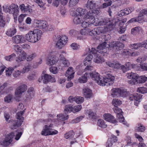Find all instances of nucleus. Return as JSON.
<instances>
[{"mask_svg": "<svg viewBox=\"0 0 147 147\" xmlns=\"http://www.w3.org/2000/svg\"><path fill=\"white\" fill-rule=\"evenodd\" d=\"M94 74L93 79H95V81L99 85L101 86H108L114 83L115 77L112 76L109 72L105 73L104 75L105 77L100 76L97 73Z\"/></svg>", "mask_w": 147, "mask_h": 147, "instance_id": "1", "label": "nucleus"}, {"mask_svg": "<svg viewBox=\"0 0 147 147\" xmlns=\"http://www.w3.org/2000/svg\"><path fill=\"white\" fill-rule=\"evenodd\" d=\"M3 11L5 13L13 14L15 22L17 21V17L19 14V8L18 5L14 4H12L10 5H5L3 6Z\"/></svg>", "mask_w": 147, "mask_h": 147, "instance_id": "2", "label": "nucleus"}, {"mask_svg": "<svg viewBox=\"0 0 147 147\" xmlns=\"http://www.w3.org/2000/svg\"><path fill=\"white\" fill-rule=\"evenodd\" d=\"M22 134V132H11L8 134L4 140L0 142V144L1 145L7 146L11 144L15 135L16 136L15 139L18 140L20 138Z\"/></svg>", "mask_w": 147, "mask_h": 147, "instance_id": "3", "label": "nucleus"}, {"mask_svg": "<svg viewBox=\"0 0 147 147\" xmlns=\"http://www.w3.org/2000/svg\"><path fill=\"white\" fill-rule=\"evenodd\" d=\"M94 13L90 12L85 14V16L83 18L81 22L82 26L84 28H88L95 22V18L93 16Z\"/></svg>", "mask_w": 147, "mask_h": 147, "instance_id": "4", "label": "nucleus"}, {"mask_svg": "<svg viewBox=\"0 0 147 147\" xmlns=\"http://www.w3.org/2000/svg\"><path fill=\"white\" fill-rule=\"evenodd\" d=\"M96 26H105L104 27L107 30L110 31L113 29L115 27V22L112 21L109 18H105L98 22H95Z\"/></svg>", "mask_w": 147, "mask_h": 147, "instance_id": "5", "label": "nucleus"}, {"mask_svg": "<svg viewBox=\"0 0 147 147\" xmlns=\"http://www.w3.org/2000/svg\"><path fill=\"white\" fill-rule=\"evenodd\" d=\"M99 0H88L86 4V7L87 8L90 10L87 13L90 12L94 13L93 16L94 17L95 14H98L100 13V10L98 8L99 7L95 3Z\"/></svg>", "mask_w": 147, "mask_h": 147, "instance_id": "6", "label": "nucleus"}, {"mask_svg": "<svg viewBox=\"0 0 147 147\" xmlns=\"http://www.w3.org/2000/svg\"><path fill=\"white\" fill-rule=\"evenodd\" d=\"M86 11L85 9L80 8L76 9L75 13L74 14V15L76 16L73 20V22L75 24H78L81 23L83 18L85 16V12Z\"/></svg>", "mask_w": 147, "mask_h": 147, "instance_id": "7", "label": "nucleus"}, {"mask_svg": "<svg viewBox=\"0 0 147 147\" xmlns=\"http://www.w3.org/2000/svg\"><path fill=\"white\" fill-rule=\"evenodd\" d=\"M24 113V111H21L18 112L16 116V120L13 121L12 122L13 127H11V129H15L16 127L21 126L23 122L24 117H22Z\"/></svg>", "mask_w": 147, "mask_h": 147, "instance_id": "8", "label": "nucleus"}, {"mask_svg": "<svg viewBox=\"0 0 147 147\" xmlns=\"http://www.w3.org/2000/svg\"><path fill=\"white\" fill-rule=\"evenodd\" d=\"M127 94L126 91L123 89H121L118 88H114L112 90V95L114 97L122 96L125 97Z\"/></svg>", "mask_w": 147, "mask_h": 147, "instance_id": "9", "label": "nucleus"}, {"mask_svg": "<svg viewBox=\"0 0 147 147\" xmlns=\"http://www.w3.org/2000/svg\"><path fill=\"white\" fill-rule=\"evenodd\" d=\"M34 23L37 25L36 26L39 28L42 29L45 31L48 30V24L47 22L45 20H35Z\"/></svg>", "mask_w": 147, "mask_h": 147, "instance_id": "10", "label": "nucleus"}, {"mask_svg": "<svg viewBox=\"0 0 147 147\" xmlns=\"http://www.w3.org/2000/svg\"><path fill=\"white\" fill-rule=\"evenodd\" d=\"M95 73H96V72H92V73H86L84 74L80 77L78 80V81L80 83H85L87 81L88 78L90 76L93 80H94L95 81V79H93V77H95L94 76V74Z\"/></svg>", "mask_w": 147, "mask_h": 147, "instance_id": "11", "label": "nucleus"}, {"mask_svg": "<svg viewBox=\"0 0 147 147\" xmlns=\"http://www.w3.org/2000/svg\"><path fill=\"white\" fill-rule=\"evenodd\" d=\"M27 89V86L26 85L21 84L16 90L15 91L16 96L17 97H20L22 93L26 91Z\"/></svg>", "mask_w": 147, "mask_h": 147, "instance_id": "12", "label": "nucleus"}, {"mask_svg": "<svg viewBox=\"0 0 147 147\" xmlns=\"http://www.w3.org/2000/svg\"><path fill=\"white\" fill-rule=\"evenodd\" d=\"M114 112L117 113V117L119 121L120 122L123 123L124 124H125V122L124 121V118L122 113V112L121 109L119 108L117 106H114L113 108Z\"/></svg>", "mask_w": 147, "mask_h": 147, "instance_id": "13", "label": "nucleus"}, {"mask_svg": "<svg viewBox=\"0 0 147 147\" xmlns=\"http://www.w3.org/2000/svg\"><path fill=\"white\" fill-rule=\"evenodd\" d=\"M53 125L52 124H51L49 126L47 125H45L41 132L42 135L46 136L55 134V131H52V129L51 128L52 127Z\"/></svg>", "mask_w": 147, "mask_h": 147, "instance_id": "14", "label": "nucleus"}, {"mask_svg": "<svg viewBox=\"0 0 147 147\" xmlns=\"http://www.w3.org/2000/svg\"><path fill=\"white\" fill-rule=\"evenodd\" d=\"M142 95L136 93L134 94H131L129 96V99L131 100H134V104L138 106V104L140 102V100L142 97Z\"/></svg>", "mask_w": 147, "mask_h": 147, "instance_id": "15", "label": "nucleus"}, {"mask_svg": "<svg viewBox=\"0 0 147 147\" xmlns=\"http://www.w3.org/2000/svg\"><path fill=\"white\" fill-rule=\"evenodd\" d=\"M106 44L107 43L104 42L103 43L98 46L97 48L98 52L102 54L103 56L105 55V54H107V52Z\"/></svg>", "mask_w": 147, "mask_h": 147, "instance_id": "16", "label": "nucleus"}, {"mask_svg": "<svg viewBox=\"0 0 147 147\" xmlns=\"http://www.w3.org/2000/svg\"><path fill=\"white\" fill-rule=\"evenodd\" d=\"M42 35L41 31L38 29L30 31L26 34V37H40Z\"/></svg>", "mask_w": 147, "mask_h": 147, "instance_id": "17", "label": "nucleus"}, {"mask_svg": "<svg viewBox=\"0 0 147 147\" xmlns=\"http://www.w3.org/2000/svg\"><path fill=\"white\" fill-rule=\"evenodd\" d=\"M112 47L113 50L117 52L122 49L124 47V45L119 41L113 42Z\"/></svg>", "mask_w": 147, "mask_h": 147, "instance_id": "18", "label": "nucleus"}, {"mask_svg": "<svg viewBox=\"0 0 147 147\" xmlns=\"http://www.w3.org/2000/svg\"><path fill=\"white\" fill-rule=\"evenodd\" d=\"M67 37H61L57 42L56 46L59 49H61L66 44L68 41Z\"/></svg>", "mask_w": 147, "mask_h": 147, "instance_id": "19", "label": "nucleus"}, {"mask_svg": "<svg viewBox=\"0 0 147 147\" xmlns=\"http://www.w3.org/2000/svg\"><path fill=\"white\" fill-rule=\"evenodd\" d=\"M127 76L128 78L132 79V80L129 82L132 84H136L137 79L138 77V75L136 73L131 72L127 74Z\"/></svg>", "mask_w": 147, "mask_h": 147, "instance_id": "20", "label": "nucleus"}, {"mask_svg": "<svg viewBox=\"0 0 147 147\" xmlns=\"http://www.w3.org/2000/svg\"><path fill=\"white\" fill-rule=\"evenodd\" d=\"M55 53L54 52H51L48 59L47 64L50 66L52 65L55 63Z\"/></svg>", "mask_w": 147, "mask_h": 147, "instance_id": "21", "label": "nucleus"}, {"mask_svg": "<svg viewBox=\"0 0 147 147\" xmlns=\"http://www.w3.org/2000/svg\"><path fill=\"white\" fill-rule=\"evenodd\" d=\"M74 72L73 71V68L72 67H69L66 71L65 76L67 77V80H71L74 77Z\"/></svg>", "mask_w": 147, "mask_h": 147, "instance_id": "22", "label": "nucleus"}, {"mask_svg": "<svg viewBox=\"0 0 147 147\" xmlns=\"http://www.w3.org/2000/svg\"><path fill=\"white\" fill-rule=\"evenodd\" d=\"M83 94L86 98H90L93 96L92 91L89 88L85 87L83 90Z\"/></svg>", "mask_w": 147, "mask_h": 147, "instance_id": "23", "label": "nucleus"}, {"mask_svg": "<svg viewBox=\"0 0 147 147\" xmlns=\"http://www.w3.org/2000/svg\"><path fill=\"white\" fill-rule=\"evenodd\" d=\"M105 119L107 121L114 123L117 122L115 119L114 117L109 114H106L104 115Z\"/></svg>", "mask_w": 147, "mask_h": 147, "instance_id": "24", "label": "nucleus"}, {"mask_svg": "<svg viewBox=\"0 0 147 147\" xmlns=\"http://www.w3.org/2000/svg\"><path fill=\"white\" fill-rule=\"evenodd\" d=\"M106 63L109 67L115 69L119 68L121 65V64L117 61H113L112 62L107 61L106 62Z\"/></svg>", "mask_w": 147, "mask_h": 147, "instance_id": "25", "label": "nucleus"}, {"mask_svg": "<svg viewBox=\"0 0 147 147\" xmlns=\"http://www.w3.org/2000/svg\"><path fill=\"white\" fill-rule=\"evenodd\" d=\"M34 96L33 88L31 87L29 88L27 91V93L26 95L25 100H30Z\"/></svg>", "mask_w": 147, "mask_h": 147, "instance_id": "26", "label": "nucleus"}, {"mask_svg": "<svg viewBox=\"0 0 147 147\" xmlns=\"http://www.w3.org/2000/svg\"><path fill=\"white\" fill-rule=\"evenodd\" d=\"M21 53L19 56L16 58V61L19 63L22 61L26 59V53L24 51H21Z\"/></svg>", "mask_w": 147, "mask_h": 147, "instance_id": "27", "label": "nucleus"}, {"mask_svg": "<svg viewBox=\"0 0 147 147\" xmlns=\"http://www.w3.org/2000/svg\"><path fill=\"white\" fill-rule=\"evenodd\" d=\"M94 61L97 63H101L105 60L99 55L95 54L94 56Z\"/></svg>", "mask_w": 147, "mask_h": 147, "instance_id": "28", "label": "nucleus"}, {"mask_svg": "<svg viewBox=\"0 0 147 147\" xmlns=\"http://www.w3.org/2000/svg\"><path fill=\"white\" fill-rule=\"evenodd\" d=\"M19 8L22 11L28 12L30 13L31 12L32 9H30L29 6L28 5H27L26 6L24 4H22L20 5Z\"/></svg>", "mask_w": 147, "mask_h": 147, "instance_id": "29", "label": "nucleus"}, {"mask_svg": "<svg viewBox=\"0 0 147 147\" xmlns=\"http://www.w3.org/2000/svg\"><path fill=\"white\" fill-rule=\"evenodd\" d=\"M61 60H62V63L60 65V66H58V68L59 69L62 70L63 69V68L61 67L62 65H63L64 67H68L69 66L70 63L69 61L66 60L65 58H63Z\"/></svg>", "mask_w": 147, "mask_h": 147, "instance_id": "30", "label": "nucleus"}, {"mask_svg": "<svg viewBox=\"0 0 147 147\" xmlns=\"http://www.w3.org/2000/svg\"><path fill=\"white\" fill-rule=\"evenodd\" d=\"M52 78L51 76L47 74H45L42 77L43 83L45 84H47L49 82L51 81Z\"/></svg>", "mask_w": 147, "mask_h": 147, "instance_id": "31", "label": "nucleus"}, {"mask_svg": "<svg viewBox=\"0 0 147 147\" xmlns=\"http://www.w3.org/2000/svg\"><path fill=\"white\" fill-rule=\"evenodd\" d=\"M26 41V37H13V41L16 43L24 42Z\"/></svg>", "mask_w": 147, "mask_h": 147, "instance_id": "32", "label": "nucleus"}, {"mask_svg": "<svg viewBox=\"0 0 147 147\" xmlns=\"http://www.w3.org/2000/svg\"><path fill=\"white\" fill-rule=\"evenodd\" d=\"M93 57L92 55L90 54L86 57L84 61V64L86 66L88 65H90L91 63V60Z\"/></svg>", "mask_w": 147, "mask_h": 147, "instance_id": "33", "label": "nucleus"}, {"mask_svg": "<svg viewBox=\"0 0 147 147\" xmlns=\"http://www.w3.org/2000/svg\"><path fill=\"white\" fill-rule=\"evenodd\" d=\"M141 28L139 26H136L131 29V33L134 35H136L139 34L140 32L141 31Z\"/></svg>", "mask_w": 147, "mask_h": 147, "instance_id": "34", "label": "nucleus"}, {"mask_svg": "<svg viewBox=\"0 0 147 147\" xmlns=\"http://www.w3.org/2000/svg\"><path fill=\"white\" fill-rule=\"evenodd\" d=\"M145 129V127L140 123H138L135 129L136 131L143 132Z\"/></svg>", "mask_w": 147, "mask_h": 147, "instance_id": "35", "label": "nucleus"}, {"mask_svg": "<svg viewBox=\"0 0 147 147\" xmlns=\"http://www.w3.org/2000/svg\"><path fill=\"white\" fill-rule=\"evenodd\" d=\"M74 135L73 131H71L65 134V137L67 139H71L74 138Z\"/></svg>", "mask_w": 147, "mask_h": 147, "instance_id": "36", "label": "nucleus"}, {"mask_svg": "<svg viewBox=\"0 0 147 147\" xmlns=\"http://www.w3.org/2000/svg\"><path fill=\"white\" fill-rule=\"evenodd\" d=\"M147 79V77L145 76H142L140 77L138 76L137 79L136 84L138 83H144L146 80Z\"/></svg>", "mask_w": 147, "mask_h": 147, "instance_id": "37", "label": "nucleus"}, {"mask_svg": "<svg viewBox=\"0 0 147 147\" xmlns=\"http://www.w3.org/2000/svg\"><path fill=\"white\" fill-rule=\"evenodd\" d=\"M117 141V137L115 136H113L112 138L108 139L107 143L108 144V146L110 147L112 146L114 143Z\"/></svg>", "mask_w": 147, "mask_h": 147, "instance_id": "38", "label": "nucleus"}, {"mask_svg": "<svg viewBox=\"0 0 147 147\" xmlns=\"http://www.w3.org/2000/svg\"><path fill=\"white\" fill-rule=\"evenodd\" d=\"M58 120L63 121L68 119L69 117L68 115H65L64 114H60L57 116Z\"/></svg>", "mask_w": 147, "mask_h": 147, "instance_id": "39", "label": "nucleus"}, {"mask_svg": "<svg viewBox=\"0 0 147 147\" xmlns=\"http://www.w3.org/2000/svg\"><path fill=\"white\" fill-rule=\"evenodd\" d=\"M40 39V37H26V40L28 42L35 43L37 42Z\"/></svg>", "mask_w": 147, "mask_h": 147, "instance_id": "40", "label": "nucleus"}, {"mask_svg": "<svg viewBox=\"0 0 147 147\" xmlns=\"http://www.w3.org/2000/svg\"><path fill=\"white\" fill-rule=\"evenodd\" d=\"M31 66L29 64H27L25 65L21 70L22 74H24L28 72L30 70Z\"/></svg>", "mask_w": 147, "mask_h": 147, "instance_id": "41", "label": "nucleus"}, {"mask_svg": "<svg viewBox=\"0 0 147 147\" xmlns=\"http://www.w3.org/2000/svg\"><path fill=\"white\" fill-rule=\"evenodd\" d=\"M142 46V44L140 43L131 44L129 45L130 48L134 49H137Z\"/></svg>", "mask_w": 147, "mask_h": 147, "instance_id": "42", "label": "nucleus"}, {"mask_svg": "<svg viewBox=\"0 0 147 147\" xmlns=\"http://www.w3.org/2000/svg\"><path fill=\"white\" fill-rule=\"evenodd\" d=\"M37 56L36 53H32L27 56L26 59L27 61H30L35 58Z\"/></svg>", "mask_w": 147, "mask_h": 147, "instance_id": "43", "label": "nucleus"}, {"mask_svg": "<svg viewBox=\"0 0 147 147\" xmlns=\"http://www.w3.org/2000/svg\"><path fill=\"white\" fill-rule=\"evenodd\" d=\"M97 124L99 127L102 128H105L107 126V125L105 124L104 120L102 119H100L98 120Z\"/></svg>", "mask_w": 147, "mask_h": 147, "instance_id": "44", "label": "nucleus"}, {"mask_svg": "<svg viewBox=\"0 0 147 147\" xmlns=\"http://www.w3.org/2000/svg\"><path fill=\"white\" fill-rule=\"evenodd\" d=\"M16 32V30L15 29H10L7 31L6 34L8 36H12Z\"/></svg>", "mask_w": 147, "mask_h": 147, "instance_id": "45", "label": "nucleus"}, {"mask_svg": "<svg viewBox=\"0 0 147 147\" xmlns=\"http://www.w3.org/2000/svg\"><path fill=\"white\" fill-rule=\"evenodd\" d=\"M16 57V55L14 53H13L11 55L6 56L5 57L6 60L9 61H12L14 60Z\"/></svg>", "mask_w": 147, "mask_h": 147, "instance_id": "46", "label": "nucleus"}, {"mask_svg": "<svg viewBox=\"0 0 147 147\" xmlns=\"http://www.w3.org/2000/svg\"><path fill=\"white\" fill-rule=\"evenodd\" d=\"M82 108L81 105H79L72 107V112L74 113H76L80 111Z\"/></svg>", "mask_w": 147, "mask_h": 147, "instance_id": "47", "label": "nucleus"}, {"mask_svg": "<svg viewBox=\"0 0 147 147\" xmlns=\"http://www.w3.org/2000/svg\"><path fill=\"white\" fill-rule=\"evenodd\" d=\"M75 101L78 104L81 103L84 101V98L81 96H76L75 97Z\"/></svg>", "mask_w": 147, "mask_h": 147, "instance_id": "48", "label": "nucleus"}, {"mask_svg": "<svg viewBox=\"0 0 147 147\" xmlns=\"http://www.w3.org/2000/svg\"><path fill=\"white\" fill-rule=\"evenodd\" d=\"M112 104L114 106L117 107L121 104V102L120 100L116 98L114 99L112 102Z\"/></svg>", "mask_w": 147, "mask_h": 147, "instance_id": "49", "label": "nucleus"}, {"mask_svg": "<svg viewBox=\"0 0 147 147\" xmlns=\"http://www.w3.org/2000/svg\"><path fill=\"white\" fill-rule=\"evenodd\" d=\"M3 13L0 10V26L1 27H4L5 24V21L3 19Z\"/></svg>", "mask_w": 147, "mask_h": 147, "instance_id": "50", "label": "nucleus"}, {"mask_svg": "<svg viewBox=\"0 0 147 147\" xmlns=\"http://www.w3.org/2000/svg\"><path fill=\"white\" fill-rule=\"evenodd\" d=\"M137 91L142 94L146 93L147 92V88L144 87L139 88L137 90Z\"/></svg>", "mask_w": 147, "mask_h": 147, "instance_id": "51", "label": "nucleus"}, {"mask_svg": "<svg viewBox=\"0 0 147 147\" xmlns=\"http://www.w3.org/2000/svg\"><path fill=\"white\" fill-rule=\"evenodd\" d=\"M79 0H70L69 1V6L72 7L76 5L78 2Z\"/></svg>", "mask_w": 147, "mask_h": 147, "instance_id": "52", "label": "nucleus"}, {"mask_svg": "<svg viewBox=\"0 0 147 147\" xmlns=\"http://www.w3.org/2000/svg\"><path fill=\"white\" fill-rule=\"evenodd\" d=\"M134 9L133 7H130L128 8L125 9H123L124 12H125V15H127L131 13L134 10Z\"/></svg>", "mask_w": 147, "mask_h": 147, "instance_id": "53", "label": "nucleus"}, {"mask_svg": "<svg viewBox=\"0 0 147 147\" xmlns=\"http://www.w3.org/2000/svg\"><path fill=\"white\" fill-rule=\"evenodd\" d=\"M12 96L11 95L9 94L5 97L4 98L5 102L7 103H9L12 102Z\"/></svg>", "mask_w": 147, "mask_h": 147, "instance_id": "54", "label": "nucleus"}, {"mask_svg": "<svg viewBox=\"0 0 147 147\" xmlns=\"http://www.w3.org/2000/svg\"><path fill=\"white\" fill-rule=\"evenodd\" d=\"M89 117L91 119H96V116L95 113L92 111H89L88 113Z\"/></svg>", "mask_w": 147, "mask_h": 147, "instance_id": "55", "label": "nucleus"}, {"mask_svg": "<svg viewBox=\"0 0 147 147\" xmlns=\"http://www.w3.org/2000/svg\"><path fill=\"white\" fill-rule=\"evenodd\" d=\"M97 31L98 28H95L89 32V34L91 36H96L97 34L98 35L99 34Z\"/></svg>", "mask_w": 147, "mask_h": 147, "instance_id": "56", "label": "nucleus"}, {"mask_svg": "<svg viewBox=\"0 0 147 147\" xmlns=\"http://www.w3.org/2000/svg\"><path fill=\"white\" fill-rule=\"evenodd\" d=\"M13 68L12 67H9L6 70V74L7 76H10L12 73Z\"/></svg>", "mask_w": 147, "mask_h": 147, "instance_id": "57", "label": "nucleus"}, {"mask_svg": "<svg viewBox=\"0 0 147 147\" xmlns=\"http://www.w3.org/2000/svg\"><path fill=\"white\" fill-rule=\"evenodd\" d=\"M22 74L21 71L18 70L15 71L13 74V76L15 78H17Z\"/></svg>", "mask_w": 147, "mask_h": 147, "instance_id": "58", "label": "nucleus"}, {"mask_svg": "<svg viewBox=\"0 0 147 147\" xmlns=\"http://www.w3.org/2000/svg\"><path fill=\"white\" fill-rule=\"evenodd\" d=\"M72 107L70 105H67L65 106V108L64 109L65 112H72ZM65 114H66L65 112Z\"/></svg>", "mask_w": 147, "mask_h": 147, "instance_id": "59", "label": "nucleus"}, {"mask_svg": "<svg viewBox=\"0 0 147 147\" xmlns=\"http://www.w3.org/2000/svg\"><path fill=\"white\" fill-rule=\"evenodd\" d=\"M13 49L15 51L19 53H20L21 51V49L19 47V46L18 45H15L14 46Z\"/></svg>", "mask_w": 147, "mask_h": 147, "instance_id": "60", "label": "nucleus"}, {"mask_svg": "<svg viewBox=\"0 0 147 147\" xmlns=\"http://www.w3.org/2000/svg\"><path fill=\"white\" fill-rule=\"evenodd\" d=\"M34 1L38 4L40 8H43L44 5L41 0H34Z\"/></svg>", "mask_w": 147, "mask_h": 147, "instance_id": "61", "label": "nucleus"}, {"mask_svg": "<svg viewBox=\"0 0 147 147\" xmlns=\"http://www.w3.org/2000/svg\"><path fill=\"white\" fill-rule=\"evenodd\" d=\"M26 14H21L18 17V21L20 23H21L22 22L24 18L26 16Z\"/></svg>", "mask_w": 147, "mask_h": 147, "instance_id": "62", "label": "nucleus"}, {"mask_svg": "<svg viewBox=\"0 0 147 147\" xmlns=\"http://www.w3.org/2000/svg\"><path fill=\"white\" fill-rule=\"evenodd\" d=\"M143 16L140 15V12L138 16L136 18L138 20V21H137V22H138L139 23H143Z\"/></svg>", "mask_w": 147, "mask_h": 147, "instance_id": "63", "label": "nucleus"}, {"mask_svg": "<svg viewBox=\"0 0 147 147\" xmlns=\"http://www.w3.org/2000/svg\"><path fill=\"white\" fill-rule=\"evenodd\" d=\"M71 46L74 50H77L78 49L79 45L76 43H72Z\"/></svg>", "mask_w": 147, "mask_h": 147, "instance_id": "64", "label": "nucleus"}]
</instances>
